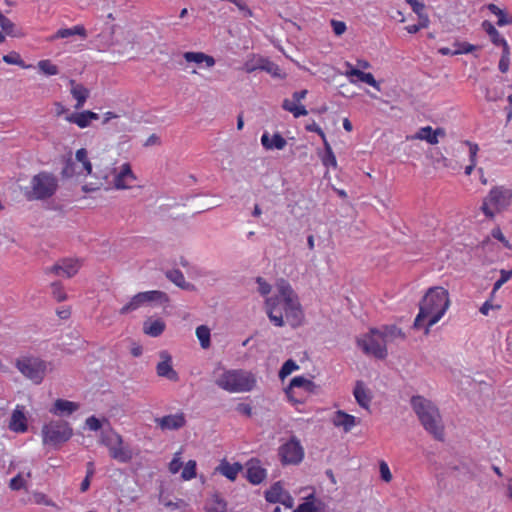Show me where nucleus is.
Returning <instances> with one entry per match:
<instances>
[{"label": "nucleus", "instance_id": "nucleus-1", "mask_svg": "<svg viewBox=\"0 0 512 512\" xmlns=\"http://www.w3.org/2000/svg\"><path fill=\"white\" fill-rule=\"evenodd\" d=\"M278 294L265 301L266 313L277 327L284 326V316L292 327H298L303 319V311L292 287L285 281L277 285Z\"/></svg>", "mask_w": 512, "mask_h": 512}, {"label": "nucleus", "instance_id": "nucleus-2", "mask_svg": "<svg viewBox=\"0 0 512 512\" xmlns=\"http://www.w3.org/2000/svg\"><path fill=\"white\" fill-rule=\"evenodd\" d=\"M450 304L448 291L442 287H431L427 290L419 303V313L415 318L413 327H421V321L430 317L427 323L425 333H429V328L435 325L445 314Z\"/></svg>", "mask_w": 512, "mask_h": 512}, {"label": "nucleus", "instance_id": "nucleus-3", "mask_svg": "<svg viewBox=\"0 0 512 512\" xmlns=\"http://www.w3.org/2000/svg\"><path fill=\"white\" fill-rule=\"evenodd\" d=\"M411 406L424 429L436 440H444V425L436 405L423 396L416 395L411 398Z\"/></svg>", "mask_w": 512, "mask_h": 512}, {"label": "nucleus", "instance_id": "nucleus-4", "mask_svg": "<svg viewBox=\"0 0 512 512\" xmlns=\"http://www.w3.org/2000/svg\"><path fill=\"white\" fill-rule=\"evenodd\" d=\"M256 383L255 375L243 369L226 370L215 380L219 388L230 393L249 392Z\"/></svg>", "mask_w": 512, "mask_h": 512}, {"label": "nucleus", "instance_id": "nucleus-5", "mask_svg": "<svg viewBox=\"0 0 512 512\" xmlns=\"http://www.w3.org/2000/svg\"><path fill=\"white\" fill-rule=\"evenodd\" d=\"M511 203L512 188L504 185L494 186L484 197L480 210L488 219L492 220L497 213L507 210Z\"/></svg>", "mask_w": 512, "mask_h": 512}, {"label": "nucleus", "instance_id": "nucleus-6", "mask_svg": "<svg viewBox=\"0 0 512 512\" xmlns=\"http://www.w3.org/2000/svg\"><path fill=\"white\" fill-rule=\"evenodd\" d=\"M58 189V179L55 175L42 171L34 175L30 185L24 188L27 200H46L51 198Z\"/></svg>", "mask_w": 512, "mask_h": 512}, {"label": "nucleus", "instance_id": "nucleus-7", "mask_svg": "<svg viewBox=\"0 0 512 512\" xmlns=\"http://www.w3.org/2000/svg\"><path fill=\"white\" fill-rule=\"evenodd\" d=\"M15 366L24 377L31 380L34 384H40L47 371V363L33 356H24L16 359Z\"/></svg>", "mask_w": 512, "mask_h": 512}, {"label": "nucleus", "instance_id": "nucleus-8", "mask_svg": "<svg viewBox=\"0 0 512 512\" xmlns=\"http://www.w3.org/2000/svg\"><path fill=\"white\" fill-rule=\"evenodd\" d=\"M73 434V430L69 423L64 420H54L45 424L42 428L43 443L53 446L68 441Z\"/></svg>", "mask_w": 512, "mask_h": 512}, {"label": "nucleus", "instance_id": "nucleus-9", "mask_svg": "<svg viewBox=\"0 0 512 512\" xmlns=\"http://www.w3.org/2000/svg\"><path fill=\"white\" fill-rule=\"evenodd\" d=\"M279 456L283 464H298L304 457V450L300 441L292 436L291 439L279 448Z\"/></svg>", "mask_w": 512, "mask_h": 512}, {"label": "nucleus", "instance_id": "nucleus-10", "mask_svg": "<svg viewBox=\"0 0 512 512\" xmlns=\"http://www.w3.org/2000/svg\"><path fill=\"white\" fill-rule=\"evenodd\" d=\"M377 332L379 330L372 329V336L359 341L358 344L366 354H371L378 359H384L387 356L386 342Z\"/></svg>", "mask_w": 512, "mask_h": 512}, {"label": "nucleus", "instance_id": "nucleus-11", "mask_svg": "<svg viewBox=\"0 0 512 512\" xmlns=\"http://www.w3.org/2000/svg\"><path fill=\"white\" fill-rule=\"evenodd\" d=\"M161 361L156 366V372L159 377H164L170 381L179 380L178 373L173 369L172 357L168 351L163 350L159 353Z\"/></svg>", "mask_w": 512, "mask_h": 512}, {"label": "nucleus", "instance_id": "nucleus-12", "mask_svg": "<svg viewBox=\"0 0 512 512\" xmlns=\"http://www.w3.org/2000/svg\"><path fill=\"white\" fill-rule=\"evenodd\" d=\"M155 423L161 430H178L185 426L186 420L183 413L170 414L155 418Z\"/></svg>", "mask_w": 512, "mask_h": 512}, {"label": "nucleus", "instance_id": "nucleus-13", "mask_svg": "<svg viewBox=\"0 0 512 512\" xmlns=\"http://www.w3.org/2000/svg\"><path fill=\"white\" fill-rule=\"evenodd\" d=\"M246 477L252 484H260L266 477V470L260 466L257 459H251L246 464Z\"/></svg>", "mask_w": 512, "mask_h": 512}, {"label": "nucleus", "instance_id": "nucleus-14", "mask_svg": "<svg viewBox=\"0 0 512 512\" xmlns=\"http://www.w3.org/2000/svg\"><path fill=\"white\" fill-rule=\"evenodd\" d=\"M345 66L347 67V70L345 72V75L347 77H356L358 81L366 83L379 90V84L371 73H365L360 69L354 68L352 64L349 62H346Z\"/></svg>", "mask_w": 512, "mask_h": 512}, {"label": "nucleus", "instance_id": "nucleus-15", "mask_svg": "<svg viewBox=\"0 0 512 512\" xmlns=\"http://www.w3.org/2000/svg\"><path fill=\"white\" fill-rule=\"evenodd\" d=\"M353 394L360 407L369 409L372 396L370 390L366 388L363 381H356Z\"/></svg>", "mask_w": 512, "mask_h": 512}, {"label": "nucleus", "instance_id": "nucleus-16", "mask_svg": "<svg viewBox=\"0 0 512 512\" xmlns=\"http://www.w3.org/2000/svg\"><path fill=\"white\" fill-rule=\"evenodd\" d=\"M332 422L336 427H342L345 432L351 431V429L357 423L356 417L347 414L342 410H338L335 412Z\"/></svg>", "mask_w": 512, "mask_h": 512}, {"label": "nucleus", "instance_id": "nucleus-17", "mask_svg": "<svg viewBox=\"0 0 512 512\" xmlns=\"http://www.w3.org/2000/svg\"><path fill=\"white\" fill-rule=\"evenodd\" d=\"M79 409V404L64 400V399H57L53 405V407L50 409V412L59 415H70L73 412L77 411Z\"/></svg>", "mask_w": 512, "mask_h": 512}, {"label": "nucleus", "instance_id": "nucleus-18", "mask_svg": "<svg viewBox=\"0 0 512 512\" xmlns=\"http://www.w3.org/2000/svg\"><path fill=\"white\" fill-rule=\"evenodd\" d=\"M69 83L71 85V94L77 101L75 109L79 110L84 106L87 98L89 97V90L82 84L76 83L73 79H71Z\"/></svg>", "mask_w": 512, "mask_h": 512}, {"label": "nucleus", "instance_id": "nucleus-19", "mask_svg": "<svg viewBox=\"0 0 512 512\" xmlns=\"http://www.w3.org/2000/svg\"><path fill=\"white\" fill-rule=\"evenodd\" d=\"M241 470L242 465L240 463L230 464L225 459L222 460L219 466L216 468V471L231 481H234L237 478V475Z\"/></svg>", "mask_w": 512, "mask_h": 512}, {"label": "nucleus", "instance_id": "nucleus-20", "mask_svg": "<svg viewBox=\"0 0 512 512\" xmlns=\"http://www.w3.org/2000/svg\"><path fill=\"white\" fill-rule=\"evenodd\" d=\"M261 143L268 150H282L287 144L285 138H283L279 133H275L272 138L269 137L268 133H264L261 137Z\"/></svg>", "mask_w": 512, "mask_h": 512}, {"label": "nucleus", "instance_id": "nucleus-21", "mask_svg": "<svg viewBox=\"0 0 512 512\" xmlns=\"http://www.w3.org/2000/svg\"><path fill=\"white\" fill-rule=\"evenodd\" d=\"M109 453L113 459L121 463H128L133 457L131 449L128 446H123V443L111 447Z\"/></svg>", "mask_w": 512, "mask_h": 512}, {"label": "nucleus", "instance_id": "nucleus-22", "mask_svg": "<svg viewBox=\"0 0 512 512\" xmlns=\"http://www.w3.org/2000/svg\"><path fill=\"white\" fill-rule=\"evenodd\" d=\"M165 327V322L161 319H148L143 324V331L145 334L151 337H158L164 332Z\"/></svg>", "mask_w": 512, "mask_h": 512}, {"label": "nucleus", "instance_id": "nucleus-23", "mask_svg": "<svg viewBox=\"0 0 512 512\" xmlns=\"http://www.w3.org/2000/svg\"><path fill=\"white\" fill-rule=\"evenodd\" d=\"M166 277L173 282L176 286L180 287L184 290L192 291L195 289V286L192 283L186 282L184 274L178 270L173 269L166 272Z\"/></svg>", "mask_w": 512, "mask_h": 512}, {"label": "nucleus", "instance_id": "nucleus-24", "mask_svg": "<svg viewBox=\"0 0 512 512\" xmlns=\"http://www.w3.org/2000/svg\"><path fill=\"white\" fill-rule=\"evenodd\" d=\"M183 57L187 62H193L197 64L205 62L207 67H212L215 65V59L203 52H185Z\"/></svg>", "mask_w": 512, "mask_h": 512}, {"label": "nucleus", "instance_id": "nucleus-25", "mask_svg": "<svg viewBox=\"0 0 512 512\" xmlns=\"http://www.w3.org/2000/svg\"><path fill=\"white\" fill-rule=\"evenodd\" d=\"M9 428L15 432H24L27 430L26 417L21 410L15 409L13 411Z\"/></svg>", "mask_w": 512, "mask_h": 512}, {"label": "nucleus", "instance_id": "nucleus-26", "mask_svg": "<svg viewBox=\"0 0 512 512\" xmlns=\"http://www.w3.org/2000/svg\"><path fill=\"white\" fill-rule=\"evenodd\" d=\"M406 138L407 140H425L431 145H435L439 142L431 126L422 127L416 134L407 136Z\"/></svg>", "mask_w": 512, "mask_h": 512}, {"label": "nucleus", "instance_id": "nucleus-27", "mask_svg": "<svg viewBox=\"0 0 512 512\" xmlns=\"http://www.w3.org/2000/svg\"><path fill=\"white\" fill-rule=\"evenodd\" d=\"M146 305L145 298L143 292H139L136 295H134L130 301L125 304L120 310L119 313L121 315L129 314L138 308Z\"/></svg>", "mask_w": 512, "mask_h": 512}, {"label": "nucleus", "instance_id": "nucleus-28", "mask_svg": "<svg viewBox=\"0 0 512 512\" xmlns=\"http://www.w3.org/2000/svg\"><path fill=\"white\" fill-rule=\"evenodd\" d=\"M207 512H227V502L218 493H214L206 506Z\"/></svg>", "mask_w": 512, "mask_h": 512}, {"label": "nucleus", "instance_id": "nucleus-29", "mask_svg": "<svg viewBox=\"0 0 512 512\" xmlns=\"http://www.w3.org/2000/svg\"><path fill=\"white\" fill-rule=\"evenodd\" d=\"M381 338L385 340V342L393 341L397 338L404 339L405 334L402 330L394 325L385 326L382 331L377 332Z\"/></svg>", "mask_w": 512, "mask_h": 512}, {"label": "nucleus", "instance_id": "nucleus-30", "mask_svg": "<svg viewBox=\"0 0 512 512\" xmlns=\"http://www.w3.org/2000/svg\"><path fill=\"white\" fill-rule=\"evenodd\" d=\"M461 145H466L469 148L470 164L465 167V174L470 175L476 166L477 153L479 151V147L476 143H472L469 140L463 141Z\"/></svg>", "mask_w": 512, "mask_h": 512}, {"label": "nucleus", "instance_id": "nucleus-31", "mask_svg": "<svg viewBox=\"0 0 512 512\" xmlns=\"http://www.w3.org/2000/svg\"><path fill=\"white\" fill-rule=\"evenodd\" d=\"M146 304H166L169 301V297L165 292L159 290H152L143 292Z\"/></svg>", "mask_w": 512, "mask_h": 512}, {"label": "nucleus", "instance_id": "nucleus-32", "mask_svg": "<svg viewBox=\"0 0 512 512\" xmlns=\"http://www.w3.org/2000/svg\"><path fill=\"white\" fill-rule=\"evenodd\" d=\"M481 27L488 34L490 41L495 46H498L499 43H501V41L504 40V38L500 35L499 31L494 27V25L490 21H483Z\"/></svg>", "mask_w": 512, "mask_h": 512}, {"label": "nucleus", "instance_id": "nucleus-33", "mask_svg": "<svg viewBox=\"0 0 512 512\" xmlns=\"http://www.w3.org/2000/svg\"><path fill=\"white\" fill-rule=\"evenodd\" d=\"M100 442L110 450L111 447L122 444L123 439L119 434L113 431L102 432Z\"/></svg>", "mask_w": 512, "mask_h": 512}, {"label": "nucleus", "instance_id": "nucleus-34", "mask_svg": "<svg viewBox=\"0 0 512 512\" xmlns=\"http://www.w3.org/2000/svg\"><path fill=\"white\" fill-rule=\"evenodd\" d=\"M486 7L492 14L498 17L497 25L499 27L512 24V17H508L507 14L497 5L490 3Z\"/></svg>", "mask_w": 512, "mask_h": 512}, {"label": "nucleus", "instance_id": "nucleus-35", "mask_svg": "<svg viewBox=\"0 0 512 512\" xmlns=\"http://www.w3.org/2000/svg\"><path fill=\"white\" fill-rule=\"evenodd\" d=\"M73 35H79L83 38L87 36L86 30L82 25H77L72 28L60 29L57 31L54 38H68Z\"/></svg>", "mask_w": 512, "mask_h": 512}, {"label": "nucleus", "instance_id": "nucleus-36", "mask_svg": "<svg viewBox=\"0 0 512 512\" xmlns=\"http://www.w3.org/2000/svg\"><path fill=\"white\" fill-rule=\"evenodd\" d=\"M316 387L315 383L305 378L304 376L294 377L289 384V389L292 388H303L308 392H312Z\"/></svg>", "mask_w": 512, "mask_h": 512}, {"label": "nucleus", "instance_id": "nucleus-37", "mask_svg": "<svg viewBox=\"0 0 512 512\" xmlns=\"http://www.w3.org/2000/svg\"><path fill=\"white\" fill-rule=\"evenodd\" d=\"M60 264L62 268V275H65L68 278L74 276L78 272L79 264L77 260L63 259L60 261Z\"/></svg>", "mask_w": 512, "mask_h": 512}, {"label": "nucleus", "instance_id": "nucleus-38", "mask_svg": "<svg viewBox=\"0 0 512 512\" xmlns=\"http://www.w3.org/2000/svg\"><path fill=\"white\" fill-rule=\"evenodd\" d=\"M196 336L200 341V345L203 349L210 347V329L205 325H200L196 328Z\"/></svg>", "mask_w": 512, "mask_h": 512}, {"label": "nucleus", "instance_id": "nucleus-39", "mask_svg": "<svg viewBox=\"0 0 512 512\" xmlns=\"http://www.w3.org/2000/svg\"><path fill=\"white\" fill-rule=\"evenodd\" d=\"M281 495L282 487L280 486L279 483H275L271 486L269 490L266 491L265 499L270 503H278L282 500Z\"/></svg>", "mask_w": 512, "mask_h": 512}, {"label": "nucleus", "instance_id": "nucleus-40", "mask_svg": "<svg viewBox=\"0 0 512 512\" xmlns=\"http://www.w3.org/2000/svg\"><path fill=\"white\" fill-rule=\"evenodd\" d=\"M65 119L70 123L78 125L80 128H85L90 124L85 111L80 113H72L67 115Z\"/></svg>", "mask_w": 512, "mask_h": 512}, {"label": "nucleus", "instance_id": "nucleus-41", "mask_svg": "<svg viewBox=\"0 0 512 512\" xmlns=\"http://www.w3.org/2000/svg\"><path fill=\"white\" fill-rule=\"evenodd\" d=\"M325 148V154L322 157V162L325 166H333L336 167L337 161L336 157L332 151V148L327 140L323 142Z\"/></svg>", "mask_w": 512, "mask_h": 512}, {"label": "nucleus", "instance_id": "nucleus-42", "mask_svg": "<svg viewBox=\"0 0 512 512\" xmlns=\"http://www.w3.org/2000/svg\"><path fill=\"white\" fill-rule=\"evenodd\" d=\"M297 369H299L297 363L292 359H288L287 361L284 362L279 371V378L281 380H284L287 376H289L293 371Z\"/></svg>", "mask_w": 512, "mask_h": 512}, {"label": "nucleus", "instance_id": "nucleus-43", "mask_svg": "<svg viewBox=\"0 0 512 512\" xmlns=\"http://www.w3.org/2000/svg\"><path fill=\"white\" fill-rule=\"evenodd\" d=\"M0 27L2 28L3 32H5L8 36H18V30L16 25L7 17H4L3 20L0 21Z\"/></svg>", "mask_w": 512, "mask_h": 512}, {"label": "nucleus", "instance_id": "nucleus-44", "mask_svg": "<svg viewBox=\"0 0 512 512\" xmlns=\"http://www.w3.org/2000/svg\"><path fill=\"white\" fill-rule=\"evenodd\" d=\"M259 68L267 73L271 74L274 77H282L281 69L279 66L269 60H264L263 63L259 66Z\"/></svg>", "mask_w": 512, "mask_h": 512}, {"label": "nucleus", "instance_id": "nucleus-45", "mask_svg": "<svg viewBox=\"0 0 512 512\" xmlns=\"http://www.w3.org/2000/svg\"><path fill=\"white\" fill-rule=\"evenodd\" d=\"M196 461L189 460L181 473V477L183 480H190L196 477Z\"/></svg>", "mask_w": 512, "mask_h": 512}, {"label": "nucleus", "instance_id": "nucleus-46", "mask_svg": "<svg viewBox=\"0 0 512 512\" xmlns=\"http://www.w3.org/2000/svg\"><path fill=\"white\" fill-rule=\"evenodd\" d=\"M38 67L41 72L46 75H56L58 74V67L51 63L50 60H41L38 63Z\"/></svg>", "mask_w": 512, "mask_h": 512}, {"label": "nucleus", "instance_id": "nucleus-47", "mask_svg": "<svg viewBox=\"0 0 512 512\" xmlns=\"http://www.w3.org/2000/svg\"><path fill=\"white\" fill-rule=\"evenodd\" d=\"M3 61L10 65H18L22 68H28L24 61L21 59L20 55L16 52H11L7 55L3 56Z\"/></svg>", "mask_w": 512, "mask_h": 512}, {"label": "nucleus", "instance_id": "nucleus-48", "mask_svg": "<svg viewBox=\"0 0 512 512\" xmlns=\"http://www.w3.org/2000/svg\"><path fill=\"white\" fill-rule=\"evenodd\" d=\"M75 174V163L71 158L64 160V167L61 171V175L64 178H70Z\"/></svg>", "mask_w": 512, "mask_h": 512}, {"label": "nucleus", "instance_id": "nucleus-49", "mask_svg": "<svg viewBox=\"0 0 512 512\" xmlns=\"http://www.w3.org/2000/svg\"><path fill=\"white\" fill-rule=\"evenodd\" d=\"M501 277L494 283L492 295L512 277V270H501Z\"/></svg>", "mask_w": 512, "mask_h": 512}, {"label": "nucleus", "instance_id": "nucleus-50", "mask_svg": "<svg viewBox=\"0 0 512 512\" xmlns=\"http://www.w3.org/2000/svg\"><path fill=\"white\" fill-rule=\"evenodd\" d=\"M454 46L457 47L454 50V53H457L458 55L459 54L471 53V52H473V51H475L477 49V46L469 44L467 42H463V43H458L457 42V43L454 44Z\"/></svg>", "mask_w": 512, "mask_h": 512}, {"label": "nucleus", "instance_id": "nucleus-51", "mask_svg": "<svg viewBox=\"0 0 512 512\" xmlns=\"http://www.w3.org/2000/svg\"><path fill=\"white\" fill-rule=\"evenodd\" d=\"M51 288H52V294L58 302L64 301L66 299V294L63 291L60 282H53L51 284Z\"/></svg>", "mask_w": 512, "mask_h": 512}, {"label": "nucleus", "instance_id": "nucleus-52", "mask_svg": "<svg viewBox=\"0 0 512 512\" xmlns=\"http://www.w3.org/2000/svg\"><path fill=\"white\" fill-rule=\"evenodd\" d=\"M319 502L316 504L313 501H304L294 510V512H316Z\"/></svg>", "mask_w": 512, "mask_h": 512}, {"label": "nucleus", "instance_id": "nucleus-53", "mask_svg": "<svg viewBox=\"0 0 512 512\" xmlns=\"http://www.w3.org/2000/svg\"><path fill=\"white\" fill-rule=\"evenodd\" d=\"M118 174H119V180L121 178L129 179L130 181L136 180V176L133 173V171L131 170V166L129 163L123 164L121 171Z\"/></svg>", "mask_w": 512, "mask_h": 512}, {"label": "nucleus", "instance_id": "nucleus-54", "mask_svg": "<svg viewBox=\"0 0 512 512\" xmlns=\"http://www.w3.org/2000/svg\"><path fill=\"white\" fill-rule=\"evenodd\" d=\"M379 469L382 480L385 482H390L392 479V474L387 463L384 461L380 462Z\"/></svg>", "mask_w": 512, "mask_h": 512}, {"label": "nucleus", "instance_id": "nucleus-55", "mask_svg": "<svg viewBox=\"0 0 512 512\" xmlns=\"http://www.w3.org/2000/svg\"><path fill=\"white\" fill-rule=\"evenodd\" d=\"M331 26L333 28V32L337 36H341L346 31V24L343 21L331 20Z\"/></svg>", "mask_w": 512, "mask_h": 512}, {"label": "nucleus", "instance_id": "nucleus-56", "mask_svg": "<svg viewBox=\"0 0 512 512\" xmlns=\"http://www.w3.org/2000/svg\"><path fill=\"white\" fill-rule=\"evenodd\" d=\"M159 502L162 503L167 508H171V509L179 508V503L172 502L171 500H169L168 497L164 494L163 490L160 491Z\"/></svg>", "mask_w": 512, "mask_h": 512}, {"label": "nucleus", "instance_id": "nucleus-57", "mask_svg": "<svg viewBox=\"0 0 512 512\" xmlns=\"http://www.w3.org/2000/svg\"><path fill=\"white\" fill-rule=\"evenodd\" d=\"M9 487L12 490H20L24 487V480L21 474H18L17 476L10 480Z\"/></svg>", "mask_w": 512, "mask_h": 512}, {"label": "nucleus", "instance_id": "nucleus-58", "mask_svg": "<svg viewBox=\"0 0 512 512\" xmlns=\"http://www.w3.org/2000/svg\"><path fill=\"white\" fill-rule=\"evenodd\" d=\"M491 235L493 238H495L498 241H500L501 243H503V245L505 247L510 248V244H509L508 240L505 238V236L502 233V231L500 230V228H494L491 232Z\"/></svg>", "mask_w": 512, "mask_h": 512}, {"label": "nucleus", "instance_id": "nucleus-59", "mask_svg": "<svg viewBox=\"0 0 512 512\" xmlns=\"http://www.w3.org/2000/svg\"><path fill=\"white\" fill-rule=\"evenodd\" d=\"M257 283L259 285L258 287V291L260 292L261 295H267L270 293L271 291V286L270 284H268L263 278L261 277H258L257 278Z\"/></svg>", "mask_w": 512, "mask_h": 512}, {"label": "nucleus", "instance_id": "nucleus-60", "mask_svg": "<svg viewBox=\"0 0 512 512\" xmlns=\"http://www.w3.org/2000/svg\"><path fill=\"white\" fill-rule=\"evenodd\" d=\"M305 128H306V130H307V131L317 133V134L322 138L323 142H324L325 140H327V139H326V136H325V133H324V132H323V130L319 127V125L315 123V121H313V122H312V123H310V124H307Z\"/></svg>", "mask_w": 512, "mask_h": 512}, {"label": "nucleus", "instance_id": "nucleus-61", "mask_svg": "<svg viewBox=\"0 0 512 512\" xmlns=\"http://www.w3.org/2000/svg\"><path fill=\"white\" fill-rule=\"evenodd\" d=\"M86 425L92 431H97L101 428V422L95 416H90L86 419Z\"/></svg>", "mask_w": 512, "mask_h": 512}, {"label": "nucleus", "instance_id": "nucleus-62", "mask_svg": "<svg viewBox=\"0 0 512 512\" xmlns=\"http://www.w3.org/2000/svg\"><path fill=\"white\" fill-rule=\"evenodd\" d=\"M406 2L411 6L414 13L420 15L423 13L425 5L418 0H406Z\"/></svg>", "mask_w": 512, "mask_h": 512}, {"label": "nucleus", "instance_id": "nucleus-63", "mask_svg": "<svg viewBox=\"0 0 512 512\" xmlns=\"http://www.w3.org/2000/svg\"><path fill=\"white\" fill-rule=\"evenodd\" d=\"M181 467H182V462H181L180 458L178 457V453H177L176 456L172 459V461L169 464V470L172 474H176L177 472H179Z\"/></svg>", "mask_w": 512, "mask_h": 512}, {"label": "nucleus", "instance_id": "nucleus-64", "mask_svg": "<svg viewBox=\"0 0 512 512\" xmlns=\"http://www.w3.org/2000/svg\"><path fill=\"white\" fill-rule=\"evenodd\" d=\"M236 411L248 417L252 415V407L246 403L237 404Z\"/></svg>", "mask_w": 512, "mask_h": 512}]
</instances>
